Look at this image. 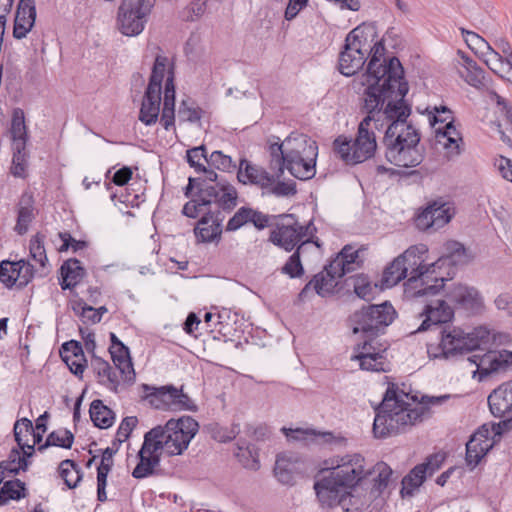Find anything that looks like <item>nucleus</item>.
I'll list each match as a JSON object with an SVG mask.
<instances>
[{
	"mask_svg": "<svg viewBox=\"0 0 512 512\" xmlns=\"http://www.w3.org/2000/svg\"><path fill=\"white\" fill-rule=\"evenodd\" d=\"M442 288H439L435 295L414 297L423 304V309L419 313L421 324L415 332H425L438 327L441 324L450 322L454 317V310L438 294Z\"/></svg>",
	"mask_w": 512,
	"mask_h": 512,
	"instance_id": "nucleus-14",
	"label": "nucleus"
},
{
	"mask_svg": "<svg viewBox=\"0 0 512 512\" xmlns=\"http://www.w3.org/2000/svg\"><path fill=\"white\" fill-rule=\"evenodd\" d=\"M91 367L96 374L98 382L111 391L116 392L122 379L120 370L115 366L113 368L107 361L100 357H93L91 360Z\"/></svg>",
	"mask_w": 512,
	"mask_h": 512,
	"instance_id": "nucleus-26",
	"label": "nucleus"
},
{
	"mask_svg": "<svg viewBox=\"0 0 512 512\" xmlns=\"http://www.w3.org/2000/svg\"><path fill=\"white\" fill-rule=\"evenodd\" d=\"M467 259L464 246L457 241H448L444 245L443 255L432 266L440 267L446 262L457 265L465 263Z\"/></svg>",
	"mask_w": 512,
	"mask_h": 512,
	"instance_id": "nucleus-44",
	"label": "nucleus"
},
{
	"mask_svg": "<svg viewBox=\"0 0 512 512\" xmlns=\"http://www.w3.org/2000/svg\"><path fill=\"white\" fill-rule=\"evenodd\" d=\"M385 349L375 351L371 343L365 342L362 351L352 356V360L359 362L360 368L366 371H386V358L384 356Z\"/></svg>",
	"mask_w": 512,
	"mask_h": 512,
	"instance_id": "nucleus-28",
	"label": "nucleus"
},
{
	"mask_svg": "<svg viewBox=\"0 0 512 512\" xmlns=\"http://www.w3.org/2000/svg\"><path fill=\"white\" fill-rule=\"evenodd\" d=\"M395 313L393 306L387 302L363 307L351 316L353 333L377 334L381 328L392 323Z\"/></svg>",
	"mask_w": 512,
	"mask_h": 512,
	"instance_id": "nucleus-12",
	"label": "nucleus"
},
{
	"mask_svg": "<svg viewBox=\"0 0 512 512\" xmlns=\"http://www.w3.org/2000/svg\"><path fill=\"white\" fill-rule=\"evenodd\" d=\"M14 436L18 446L23 451V456L28 458L33 454V444H30L31 438H35V430L32 422L27 418L16 421L14 425Z\"/></svg>",
	"mask_w": 512,
	"mask_h": 512,
	"instance_id": "nucleus-36",
	"label": "nucleus"
},
{
	"mask_svg": "<svg viewBox=\"0 0 512 512\" xmlns=\"http://www.w3.org/2000/svg\"><path fill=\"white\" fill-rule=\"evenodd\" d=\"M60 476L68 488H75L82 478L81 470L73 460L66 459L60 463Z\"/></svg>",
	"mask_w": 512,
	"mask_h": 512,
	"instance_id": "nucleus-51",
	"label": "nucleus"
},
{
	"mask_svg": "<svg viewBox=\"0 0 512 512\" xmlns=\"http://www.w3.org/2000/svg\"><path fill=\"white\" fill-rule=\"evenodd\" d=\"M270 170H276L278 176L283 175V158L302 157L316 160L318 146L307 135L292 133L282 143L275 142L269 146Z\"/></svg>",
	"mask_w": 512,
	"mask_h": 512,
	"instance_id": "nucleus-10",
	"label": "nucleus"
},
{
	"mask_svg": "<svg viewBox=\"0 0 512 512\" xmlns=\"http://www.w3.org/2000/svg\"><path fill=\"white\" fill-rule=\"evenodd\" d=\"M406 277H409L408 267L403 265L402 259L395 258L384 270L382 284L387 288L393 287Z\"/></svg>",
	"mask_w": 512,
	"mask_h": 512,
	"instance_id": "nucleus-47",
	"label": "nucleus"
},
{
	"mask_svg": "<svg viewBox=\"0 0 512 512\" xmlns=\"http://www.w3.org/2000/svg\"><path fill=\"white\" fill-rule=\"evenodd\" d=\"M166 64L167 59L165 57L158 56L156 58L147 87L148 90L161 92L162 82L166 76Z\"/></svg>",
	"mask_w": 512,
	"mask_h": 512,
	"instance_id": "nucleus-54",
	"label": "nucleus"
},
{
	"mask_svg": "<svg viewBox=\"0 0 512 512\" xmlns=\"http://www.w3.org/2000/svg\"><path fill=\"white\" fill-rule=\"evenodd\" d=\"M364 108L367 116L359 123L356 137L348 140L340 136L333 143L336 155L346 164L362 163L374 156L377 148L375 130H381L389 123L391 98L369 96L364 98Z\"/></svg>",
	"mask_w": 512,
	"mask_h": 512,
	"instance_id": "nucleus-3",
	"label": "nucleus"
},
{
	"mask_svg": "<svg viewBox=\"0 0 512 512\" xmlns=\"http://www.w3.org/2000/svg\"><path fill=\"white\" fill-rule=\"evenodd\" d=\"M36 8L34 0H20L15 16L13 36L22 39L35 24Z\"/></svg>",
	"mask_w": 512,
	"mask_h": 512,
	"instance_id": "nucleus-25",
	"label": "nucleus"
},
{
	"mask_svg": "<svg viewBox=\"0 0 512 512\" xmlns=\"http://www.w3.org/2000/svg\"><path fill=\"white\" fill-rule=\"evenodd\" d=\"M481 60L493 73L500 77H509L512 73V60L506 61L504 57L493 48L486 52Z\"/></svg>",
	"mask_w": 512,
	"mask_h": 512,
	"instance_id": "nucleus-43",
	"label": "nucleus"
},
{
	"mask_svg": "<svg viewBox=\"0 0 512 512\" xmlns=\"http://www.w3.org/2000/svg\"><path fill=\"white\" fill-rule=\"evenodd\" d=\"M439 346H428L431 358L454 356L471 350L481 349L490 342V331L485 327H477L465 332L460 327H447L441 332Z\"/></svg>",
	"mask_w": 512,
	"mask_h": 512,
	"instance_id": "nucleus-9",
	"label": "nucleus"
},
{
	"mask_svg": "<svg viewBox=\"0 0 512 512\" xmlns=\"http://www.w3.org/2000/svg\"><path fill=\"white\" fill-rule=\"evenodd\" d=\"M251 208L241 207L227 223V230L235 231L249 223Z\"/></svg>",
	"mask_w": 512,
	"mask_h": 512,
	"instance_id": "nucleus-63",
	"label": "nucleus"
},
{
	"mask_svg": "<svg viewBox=\"0 0 512 512\" xmlns=\"http://www.w3.org/2000/svg\"><path fill=\"white\" fill-rule=\"evenodd\" d=\"M30 462L25 457H20L17 450H12L8 461L0 462V484L2 483L5 473H18L20 470L25 471Z\"/></svg>",
	"mask_w": 512,
	"mask_h": 512,
	"instance_id": "nucleus-50",
	"label": "nucleus"
},
{
	"mask_svg": "<svg viewBox=\"0 0 512 512\" xmlns=\"http://www.w3.org/2000/svg\"><path fill=\"white\" fill-rule=\"evenodd\" d=\"M112 361L121 373L125 383L131 384L135 381V370L130 357L129 349L126 347L115 334L111 333V345L109 348Z\"/></svg>",
	"mask_w": 512,
	"mask_h": 512,
	"instance_id": "nucleus-22",
	"label": "nucleus"
},
{
	"mask_svg": "<svg viewBox=\"0 0 512 512\" xmlns=\"http://www.w3.org/2000/svg\"><path fill=\"white\" fill-rule=\"evenodd\" d=\"M271 172L269 173L262 167L242 159L237 172V178L243 184H254L261 188H269L276 179L281 177L277 175L276 170H271Z\"/></svg>",
	"mask_w": 512,
	"mask_h": 512,
	"instance_id": "nucleus-21",
	"label": "nucleus"
},
{
	"mask_svg": "<svg viewBox=\"0 0 512 512\" xmlns=\"http://www.w3.org/2000/svg\"><path fill=\"white\" fill-rule=\"evenodd\" d=\"M161 106V92L148 90L143 96L139 120L146 125H153L157 122Z\"/></svg>",
	"mask_w": 512,
	"mask_h": 512,
	"instance_id": "nucleus-34",
	"label": "nucleus"
},
{
	"mask_svg": "<svg viewBox=\"0 0 512 512\" xmlns=\"http://www.w3.org/2000/svg\"><path fill=\"white\" fill-rule=\"evenodd\" d=\"M336 272L337 271H332V269H330L329 263L305 285L300 296L306 297L311 290H314L321 297H326L332 294L337 286V279L343 276L338 275Z\"/></svg>",
	"mask_w": 512,
	"mask_h": 512,
	"instance_id": "nucleus-23",
	"label": "nucleus"
},
{
	"mask_svg": "<svg viewBox=\"0 0 512 512\" xmlns=\"http://www.w3.org/2000/svg\"><path fill=\"white\" fill-rule=\"evenodd\" d=\"M315 234L316 228L312 222L302 225L292 214H283L275 218L269 241L288 252L305 243L307 248L318 253L321 245L314 240Z\"/></svg>",
	"mask_w": 512,
	"mask_h": 512,
	"instance_id": "nucleus-8",
	"label": "nucleus"
},
{
	"mask_svg": "<svg viewBox=\"0 0 512 512\" xmlns=\"http://www.w3.org/2000/svg\"><path fill=\"white\" fill-rule=\"evenodd\" d=\"M10 133L12 138V147L26 148V142L28 139L27 127L25 124L24 112L20 108L13 110Z\"/></svg>",
	"mask_w": 512,
	"mask_h": 512,
	"instance_id": "nucleus-41",
	"label": "nucleus"
},
{
	"mask_svg": "<svg viewBox=\"0 0 512 512\" xmlns=\"http://www.w3.org/2000/svg\"><path fill=\"white\" fill-rule=\"evenodd\" d=\"M145 447L146 434L144 435L142 448L138 453L139 463L132 472V476L137 479L145 478L151 475L155 467L158 466L160 462V456L158 455L159 451L146 450Z\"/></svg>",
	"mask_w": 512,
	"mask_h": 512,
	"instance_id": "nucleus-38",
	"label": "nucleus"
},
{
	"mask_svg": "<svg viewBox=\"0 0 512 512\" xmlns=\"http://www.w3.org/2000/svg\"><path fill=\"white\" fill-rule=\"evenodd\" d=\"M160 122L166 130L173 127L175 122V85L172 71L168 72L165 80L164 101Z\"/></svg>",
	"mask_w": 512,
	"mask_h": 512,
	"instance_id": "nucleus-33",
	"label": "nucleus"
},
{
	"mask_svg": "<svg viewBox=\"0 0 512 512\" xmlns=\"http://www.w3.org/2000/svg\"><path fill=\"white\" fill-rule=\"evenodd\" d=\"M202 194L223 209H232L237 203V191L227 182H217L201 188Z\"/></svg>",
	"mask_w": 512,
	"mask_h": 512,
	"instance_id": "nucleus-24",
	"label": "nucleus"
},
{
	"mask_svg": "<svg viewBox=\"0 0 512 512\" xmlns=\"http://www.w3.org/2000/svg\"><path fill=\"white\" fill-rule=\"evenodd\" d=\"M74 441V436L71 431L67 429H59L50 433L44 445L39 446V451L44 450L48 446H58L62 448H71Z\"/></svg>",
	"mask_w": 512,
	"mask_h": 512,
	"instance_id": "nucleus-52",
	"label": "nucleus"
},
{
	"mask_svg": "<svg viewBox=\"0 0 512 512\" xmlns=\"http://www.w3.org/2000/svg\"><path fill=\"white\" fill-rule=\"evenodd\" d=\"M89 413L94 425L101 429L109 428L114 422L113 411L105 406L101 400L92 401Z\"/></svg>",
	"mask_w": 512,
	"mask_h": 512,
	"instance_id": "nucleus-46",
	"label": "nucleus"
},
{
	"mask_svg": "<svg viewBox=\"0 0 512 512\" xmlns=\"http://www.w3.org/2000/svg\"><path fill=\"white\" fill-rule=\"evenodd\" d=\"M283 433L289 440L295 441H308L319 439L322 442L330 443L332 442L334 436L331 432H318L314 429H303V428H282Z\"/></svg>",
	"mask_w": 512,
	"mask_h": 512,
	"instance_id": "nucleus-45",
	"label": "nucleus"
},
{
	"mask_svg": "<svg viewBox=\"0 0 512 512\" xmlns=\"http://www.w3.org/2000/svg\"><path fill=\"white\" fill-rule=\"evenodd\" d=\"M468 360L477 367V369L473 371V378L478 376V380L481 381L490 374L505 370L511 365L512 351H488L483 355L474 354L469 357Z\"/></svg>",
	"mask_w": 512,
	"mask_h": 512,
	"instance_id": "nucleus-16",
	"label": "nucleus"
},
{
	"mask_svg": "<svg viewBox=\"0 0 512 512\" xmlns=\"http://www.w3.org/2000/svg\"><path fill=\"white\" fill-rule=\"evenodd\" d=\"M142 390L144 399L156 409L180 411L195 408L192 400L183 392L182 388L178 389L173 385L154 387L143 384Z\"/></svg>",
	"mask_w": 512,
	"mask_h": 512,
	"instance_id": "nucleus-13",
	"label": "nucleus"
},
{
	"mask_svg": "<svg viewBox=\"0 0 512 512\" xmlns=\"http://www.w3.org/2000/svg\"><path fill=\"white\" fill-rule=\"evenodd\" d=\"M359 257V252L351 246H345L340 253L330 262V269L337 271L338 275H345L354 270V265Z\"/></svg>",
	"mask_w": 512,
	"mask_h": 512,
	"instance_id": "nucleus-40",
	"label": "nucleus"
},
{
	"mask_svg": "<svg viewBox=\"0 0 512 512\" xmlns=\"http://www.w3.org/2000/svg\"><path fill=\"white\" fill-rule=\"evenodd\" d=\"M305 471L304 461L294 453H281L276 458L274 473L282 484L293 485Z\"/></svg>",
	"mask_w": 512,
	"mask_h": 512,
	"instance_id": "nucleus-20",
	"label": "nucleus"
},
{
	"mask_svg": "<svg viewBox=\"0 0 512 512\" xmlns=\"http://www.w3.org/2000/svg\"><path fill=\"white\" fill-rule=\"evenodd\" d=\"M45 236L41 233L34 235L29 242L30 258L40 266V275L45 276L49 273L50 267L44 247Z\"/></svg>",
	"mask_w": 512,
	"mask_h": 512,
	"instance_id": "nucleus-42",
	"label": "nucleus"
},
{
	"mask_svg": "<svg viewBox=\"0 0 512 512\" xmlns=\"http://www.w3.org/2000/svg\"><path fill=\"white\" fill-rule=\"evenodd\" d=\"M34 197L31 192H24L17 205V222L15 231L23 235L28 231L29 225L35 218Z\"/></svg>",
	"mask_w": 512,
	"mask_h": 512,
	"instance_id": "nucleus-31",
	"label": "nucleus"
},
{
	"mask_svg": "<svg viewBox=\"0 0 512 512\" xmlns=\"http://www.w3.org/2000/svg\"><path fill=\"white\" fill-rule=\"evenodd\" d=\"M25 491V484L19 479L4 482L0 489V506L7 504L9 500L24 498Z\"/></svg>",
	"mask_w": 512,
	"mask_h": 512,
	"instance_id": "nucleus-49",
	"label": "nucleus"
},
{
	"mask_svg": "<svg viewBox=\"0 0 512 512\" xmlns=\"http://www.w3.org/2000/svg\"><path fill=\"white\" fill-rule=\"evenodd\" d=\"M428 252L425 244H418L409 247L403 254L398 256L402 259L403 265L408 267L409 277L405 283V294L407 297H422L435 295L439 288L444 287L443 277L433 276L436 266L423 264L424 255Z\"/></svg>",
	"mask_w": 512,
	"mask_h": 512,
	"instance_id": "nucleus-7",
	"label": "nucleus"
},
{
	"mask_svg": "<svg viewBox=\"0 0 512 512\" xmlns=\"http://www.w3.org/2000/svg\"><path fill=\"white\" fill-rule=\"evenodd\" d=\"M316 160H309L305 156L283 158V171L285 168L295 178L300 180L311 179L316 173Z\"/></svg>",
	"mask_w": 512,
	"mask_h": 512,
	"instance_id": "nucleus-37",
	"label": "nucleus"
},
{
	"mask_svg": "<svg viewBox=\"0 0 512 512\" xmlns=\"http://www.w3.org/2000/svg\"><path fill=\"white\" fill-rule=\"evenodd\" d=\"M501 435L500 424H484L466 444V462L471 468L476 467L495 443L494 437Z\"/></svg>",
	"mask_w": 512,
	"mask_h": 512,
	"instance_id": "nucleus-15",
	"label": "nucleus"
},
{
	"mask_svg": "<svg viewBox=\"0 0 512 512\" xmlns=\"http://www.w3.org/2000/svg\"><path fill=\"white\" fill-rule=\"evenodd\" d=\"M405 388L404 384L400 387L388 383L383 400L376 410L373 423L375 437L384 438L398 433L404 427L422 421L427 414L426 405L418 402Z\"/></svg>",
	"mask_w": 512,
	"mask_h": 512,
	"instance_id": "nucleus-5",
	"label": "nucleus"
},
{
	"mask_svg": "<svg viewBox=\"0 0 512 512\" xmlns=\"http://www.w3.org/2000/svg\"><path fill=\"white\" fill-rule=\"evenodd\" d=\"M36 270L28 261L3 260L0 263V280L6 287H25L34 277Z\"/></svg>",
	"mask_w": 512,
	"mask_h": 512,
	"instance_id": "nucleus-17",
	"label": "nucleus"
},
{
	"mask_svg": "<svg viewBox=\"0 0 512 512\" xmlns=\"http://www.w3.org/2000/svg\"><path fill=\"white\" fill-rule=\"evenodd\" d=\"M438 469L437 465L429 459L426 463L415 466L408 475L402 480V494L411 495L413 491L419 488L427 475H432Z\"/></svg>",
	"mask_w": 512,
	"mask_h": 512,
	"instance_id": "nucleus-32",
	"label": "nucleus"
},
{
	"mask_svg": "<svg viewBox=\"0 0 512 512\" xmlns=\"http://www.w3.org/2000/svg\"><path fill=\"white\" fill-rule=\"evenodd\" d=\"M149 14H140L130 9L119 7L118 28L125 36H137L145 27L146 18Z\"/></svg>",
	"mask_w": 512,
	"mask_h": 512,
	"instance_id": "nucleus-29",
	"label": "nucleus"
},
{
	"mask_svg": "<svg viewBox=\"0 0 512 512\" xmlns=\"http://www.w3.org/2000/svg\"><path fill=\"white\" fill-rule=\"evenodd\" d=\"M461 57L459 74L462 79L475 88H482L485 84V72L477 63L463 53Z\"/></svg>",
	"mask_w": 512,
	"mask_h": 512,
	"instance_id": "nucleus-35",
	"label": "nucleus"
},
{
	"mask_svg": "<svg viewBox=\"0 0 512 512\" xmlns=\"http://www.w3.org/2000/svg\"><path fill=\"white\" fill-rule=\"evenodd\" d=\"M446 298L459 308L470 313H479L483 309V298L479 291L464 284H453L446 292Z\"/></svg>",
	"mask_w": 512,
	"mask_h": 512,
	"instance_id": "nucleus-19",
	"label": "nucleus"
},
{
	"mask_svg": "<svg viewBox=\"0 0 512 512\" xmlns=\"http://www.w3.org/2000/svg\"><path fill=\"white\" fill-rule=\"evenodd\" d=\"M154 5V0H123L121 7L130 9L140 14H149Z\"/></svg>",
	"mask_w": 512,
	"mask_h": 512,
	"instance_id": "nucleus-61",
	"label": "nucleus"
},
{
	"mask_svg": "<svg viewBox=\"0 0 512 512\" xmlns=\"http://www.w3.org/2000/svg\"><path fill=\"white\" fill-rule=\"evenodd\" d=\"M454 210L449 203L433 202L416 218V226L421 230H438L450 222Z\"/></svg>",
	"mask_w": 512,
	"mask_h": 512,
	"instance_id": "nucleus-18",
	"label": "nucleus"
},
{
	"mask_svg": "<svg viewBox=\"0 0 512 512\" xmlns=\"http://www.w3.org/2000/svg\"><path fill=\"white\" fill-rule=\"evenodd\" d=\"M63 361L67 364L70 371L76 375L81 376L86 367V359L84 355H61Z\"/></svg>",
	"mask_w": 512,
	"mask_h": 512,
	"instance_id": "nucleus-60",
	"label": "nucleus"
},
{
	"mask_svg": "<svg viewBox=\"0 0 512 512\" xmlns=\"http://www.w3.org/2000/svg\"><path fill=\"white\" fill-rule=\"evenodd\" d=\"M60 271L62 278L60 285L63 290L75 287L85 275V270L77 259L65 261Z\"/></svg>",
	"mask_w": 512,
	"mask_h": 512,
	"instance_id": "nucleus-39",
	"label": "nucleus"
},
{
	"mask_svg": "<svg viewBox=\"0 0 512 512\" xmlns=\"http://www.w3.org/2000/svg\"><path fill=\"white\" fill-rule=\"evenodd\" d=\"M462 36L465 39L468 47L474 51V53L481 59L483 55L488 52L492 47L490 44L480 35L475 32L461 29Z\"/></svg>",
	"mask_w": 512,
	"mask_h": 512,
	"instance_id": "nucleus-53",
	"label": "nucleus"
},
{
	"mask_svg": "<svg viewBox=\"0 0 512 512\" xmlns=\"http://www.w3.org/2000/svg\"><path fill=\"white\" fill-rule=\"evenodd\" d=\"M353 287L356 295L363 300H371L377 285H372L371 281L365 275H358L353 279Z\"/></svg>",
	"mask_w": 512,
	"mask_h": 512,
	"instance_id": "nucleus-55",
	"label": "nucleus"
},
{
	"mask_svg": "<svg viewBox=\"0 0 512 512\" xmlns=\"http://www.w3.org/2000/svg\"><path fill=\"white\" fill-rule=\"evenodd\" d=\"M385 47L377 40L376 29L371 24H361L351 30L346 38L343 50L339 54V71L345 76L356 74L367 61V71L362 75V84L366 86L365 98H404L408 84L404 81L403 67L396 57L388 60L384 57Z\"/></svg>",
	"mask_w": 512,
	"mask_h": 512,
	"instance_id": "nucleus-2",
	"label": "nucleus"
},
{
	"mask_svg": "<svg viewBox=\"0 0 512 512\" xmlns=\"http://www.w3.org/2000/svg\"><path fill=\"white\" fill-rule=\"evenodd\" d=\"M308 251L313 250L311 248H307V244L303 243V245H299L296 251L288 258L282 267V272L289 275L291 278L300 277L304 273L300 257L305 255Z\"/></svg>",
	"mask_w": 512,
	"mask_h": 512,
	"instance_id": "nucleus-48",
	"label": "nucleus"
},
{
	"mask_svg": "<svg viewBox=\"0 0 512 512\" xmlns=\"http://www.w3.org/2000/svg\"><path fill=\"white\" fill-rule=\"evenodd\" d=\"M178 117L180 121L198 122L201 119V110L198 107L189 106L186 101L181 103Z\"/></svg>",
	"mask_w": 512,
	"mask_h": 512,
	"instance_id": "nucleus-62",
	"label": "nucleus"
},
{
	"mask_svg": "<svg viewBox=\"0 0 512 512\" xmlns=\"http://www.w3.org/2000/svg\"><path fill=\"white\" fill-rule=\"evenodd\" d=\"M208 164L223 171H228L233 167L231 157L221 151H213L208 158Z\"/></svg>",
	"mask_w": 512,
	"mask_h": 512,
	"instance_id": "nucleus-59",
	"label": "nucleus"
},
{
	"mask_svg": "<svg viewBox=\"0 0 512 512\" xmlns=\"http://www.w3.org/2000/svg\"><path fill=\"white\" fill-rule=\"evenodd\" d=\"M211 204V199H207L204 194L201 193L199 200H191L187 202L183 207V214L189 218H196L200 214H206L207 207Z\"/></svg>",
	"mask_w": 512,
	"mask_h": 512,
	"instance_id": "nucleus-56",
	"label": "nucleus"
},
{
	"mask_svg": "<svg viewBox=\"0 0 512 512\" xmlns=\"http://www.w3.org/2000/svg\"><path fill=\"white\" fill-rule=\"evenodd\" d=\"M491 413L495 417H503L512 413V381L503 383L488 397Z\"/></svg>",
	"mask_w": 512,
	"mask_h": 512,
	"instance_id": "nucleus-27",
	"label": "nucleus"
},
{
	"mask_svg": "<svg viewBox=\"0 0 512 512\" xmlns=\"http://www.w3.org/2000/svg\"><path fill=\"white\" fill-rule=\"evenodd\" d=\"M222 220L214 213L207 212L198 221L194 232L198 241L203 243L212 242L221 235Z\"/></svg>",
	"mask_w": 512,
	"mask_h": 512,
	"instance_id": "nucleus-30",
	"label": "nucleus"
},
{
	"mask_svg": "<svg viewBox=\"0 0 512 512\" xmlns=\"http://www.w3.org/2000/svg\"><path fill=\"white\" fill-rule=\"evenodd\" d=\"M276 217L251 209L249 223H252L257 229H264L266 227H273Z\"/></svg>",
	"mask_w": 512,
	"mask_h": 512,
	"instance_id": "nucleus-64",
	"label": "nucleus"
},
{
	"mask_svg": "<svg viewBox=\"0 0 512 512\" xmlns=\"http://www.w3.org/2000/svg\"><path fill=\"white\" fill-rule=\"evenodd\" d=\"M391 108L392 113L389 115L384 136L385 157L398 167H416L423 161L424 156L419 146L418 131L406 121L410 109L404 103V98H391Z\"/></svg>",
	"mask_w": 512,
	"mask_h": 512,
	"instance_id": "nucleus-4",
	"label": "nucleus"
},
{
	"mask_svg": "<svg viewBox=\"0 0 512 512\" xmlns=\"http://www.w3.org/2000/svg\"><path fill=\"white\" fill-rule=\"evenodd\" d=\"M392 469L384 462L368 467L360 453L325 459L314 482L323 507L340 506L345 512H361L388 486Z\"/></svg>",
	"mask_w": 512,
	"mask_h": 512,
	"instance_id": "nucleus-1",
	"label": "nucleus"
},
{
	"mask_svg": "<svg viewBox=\"0 0 512 512\" xmlns=\"http://www.w3.org/2000/svg\"><path fill=\"white\" fill-rule=\"evenodd\" d=\"M430 124L434 128L436 142L446 150L448 158L459 156L464 150L460 132L454 126L452 112L445 106L434 107Z\"/></svg>",
	"mask_w": 512,
	"mask_h": 512,
	"instance_id": "nucleus-11",
	"label": "nucleus"
},
{
	"mask_svg": "<svg viewBox=\"0 0 512 512\" xmlns=\"http://www.w3.org/2000/svg\"><path fill=\"white\" fill-rule=\"evenodd\" d=\"M199 424L191 416L170 419L146 433V450L161 451L168 456L182 455L198 433Z\"/></svg>",
	"mask_w": 512,
	"mask_h": 512,
	"instance_id": "nucleus-6",
	"label": "nucleus"
},
{
	"mask_svg": "<svg viewBox=\"0 0 512 512\" xmlns=\"http://www.w3.org/2000/svg\"><path fill=\"white\" fill-rule=\"evenodd\" d=\"M13 158L11 165V173L15 177H24L27 166L26 148L12 147Z\"/></svg>",
	"mask_w": 512,
	"mask_h": 512,
	"instance_id": "nucleus-57",
	"label": "nucleus"
},
{
	"mask_svg": "<svg viewBox=\"0 0 512 512\" xmlns=\"http://www.w3.org/2000/svg\"><path fill=\"white\" fill-rule=\"evenodd\" d=\"M201 159H204L208 163V157L206 155V149L204 146L194 147L187 151V161L191 167H194L197 172H200L202 166Z\"/></svg>",
	"mask_w": 512,
	"mask_h": 512,
	"instance_id": "nucleus-58",
	"label": "nucleus"
}]
</instances>
